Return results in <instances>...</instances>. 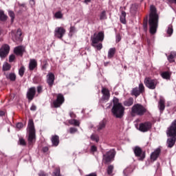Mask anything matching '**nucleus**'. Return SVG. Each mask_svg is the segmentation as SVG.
<instances>
[{"mask_svg": "<svg viewBox=\"0 0 176 176\" xmlns=\"http://www.w3.org/2000/svg\"><path fill=\"white\" fill-rule=\"evenodd\" d=\"M148 25L150 33L152 35L156 34L159 25V14H157L156 7L153 5L150 6Z\"/></svg>", "mask_w": 176, "mask_h": 176, "instance_id": "f257e3e1", "label": "nucleus"}, {"mask_svg": "<svg viewBox=\"0 0 176 176\" xmlns=\"http://www.w3.org/2000/svg\"><path fill=\"white\" fill-rule=\"evenodd\" d=\"M113 105L111 109V112L113 116L118 119H121L124 115V107H123L122 103L119 102V99L116 97L113 98Z\"/></svg>", "mask_w": 176, "mask_h": 176, "instance_id": "f03ea898", "label": "nucleus"}, {"mask_svg": "<svg viewBox=\"0 0 176 176\" xmlns=\"http://www.w3.org/2000/svg\"><path fill=\"white\" fill-rule=\"evenodd\" d=\"M168 137H172L167 140L168 148H173L176 142V120L170 124L166 131Z\"/></svg>", "mask_w": 176, "mask_h": 176, "instance_id": "7ed1b4c3", "label": "nucleus"}, {"mask_svg": "<svg viewBox=\"0 0 176 176\" xmlns=\"http://www.w3.org/2000/svg\"><path fill=\"white\" fill-rule=\"evenodd\" d=\"M104 38V32L94 33V35L91 36V46L97 49V50H101L102 49V43L99 42H102Z\"/></svg>", "mask_w": 176, "mask_h": 176, "instance_id": "20e7f679", "label": "nucleus"}, {"mask_svg": "<svg viewBox=\"0 0 176 176\" xmlns=\"http://www.w3.org/2000/svg\"><path fill=\"white\" fill-rule=\"evenodd\" d=\"M146 108L141 104H135L131 108V115L135 116L138 115V116H144L146 113Z\"/></svg>", "mask_w": 176, "mask_h": 176, "instance_id": "39448f33", "label": "nucleus"}, {"mask_svg": "<svg viewBox=\"0 0 176 176\" xmlns=\"http://www.w3.org/2000/svg\"><path fill=\"white\" fill-rule=\"evenodd\" d=\"M28 127L29 129V138L28 144L32 145L34 141H35V126L34 125V120H29Z\"/></svg>", "mask_w": 176, "mask_h": 176, "instance_id": "423d86ee", "label": "nucleus"}, {"mask_svg": "<svg viewBox=\"0 0 176 176\" xmlns=\"http://www.w3.org/2000/svg\"><path fill=\"white\" fill-rule=\"evenodd\" d=\"M144 82L146 87H148L150 90H155L156 86L159 85V81L157 80L152 79L149 77L146 78Z\"/></svg>", "mask_w": 176, "mask_h": 176, "instance_id": "0eeeda50", "label": "nucleus"}, {"mask_svg": "<svg viewBox=\"0 0 176 176\" xmlns=\"http://www.w3.org/2000/svg\"><path fill=\"white\" fill-rule=\"evenodd\" d=\"M145 92V87L144 84H139V87H135L131 91V96H135V97H138L140 94H142V93Z\"/></svg>", "mask_w": 176, "mask_h": 176, "instance_id": "6e6552de", "label": "nucleus"}, {"mask_svg": "<svg viewBox=\"0 0 176 176\" xmlns=\"http://www.w3.org/2000/svg\"><path fill=\"white\" fill-rule=\"evenodd\" d=\"M116 155V151H115L113 149H111L107 152L106 154L103 155V160H104L105 163H109L112 162V159L115 157Z\"/></svg>", "mask_w": 176, "mask_h": 176, "instance_id": "1a4fd4ad", "label": "nucleus"}, {"mask_svg": "<svg viewBox=\"0 0 176 176\" xmlns=\"http://www.w3.org/2000/svg\"><path fill=\"white\" fill-rule=\"evenodd\" d=\"M133 152L136 157H139V160H144L145 159V152L140 146H135L133 148Z\"/></svg>", "mask_w": 176, "mask_h": 176, "instance_id": "9d476101", "label": "nucleus"}, {"mask_svg": "<svg viewBox=\"0 0 176 176\" xmlns=\"http://www.w3.org/2000/svg\"><path fill=\"white\" fill-rule=\"evenodd\" d=\"M10 51V47L8 44H4L1 46L0 49V57L1 58H5L8 54H9V52Z\"/></svg>", "mask_w": 176, "mask_h": 176, "instance_id": "9b49d317", "label": "nucleus"}, {"mask_svg": "<svg viewBox=\"0 0 176 176\" xmlns=\"http://www.w3.org/2000/svg\"><path fill=\"white\" fill-rule=\"evenodd\" d=\"M65 35V29L63 27H58L55 28L54 36L58 39H63V36Z\"/></svg>", "mask_w": 176, "mask_h": 176, "instance_id": "f8f14e48", "label": "nucleus"}, {"mask_svg": "<svg viewBox=\"0 0 176 176\" xmlns=\"http://www.w3.org/2000/svg\"><path fill=\"white\" fill-rule=\"evenodd\" d=\"M151 127L152 126L151 125V122L140 123L139 124L138 130L142 133H146V131H149V130H151Z\"/></svg>", "mask_w": 176, "mask_h": 176, "instance_id": "ddd939ff", "label": "nucleus"}, {"mask_svg": "<svg viewBox=\"0 0 176 176\" xmlns=\"http://www.w3.org/2000/svg\"><path fill=\"white\" fill-rule=\"evenodd\" d=\"M64 102V96L63 94H59L57 96V98L54 101V107L55 108H59L61 107V104Z\"/></svg>", "mask_w": 176, "mask_h": 176, "instance_id": "4468645a", "label": "nucleus"}, {"mask_svg": "<svg viewBox=\"0 0 176 176\" xmlns=\"http://www.w3.org/2000/svg\"><path fill=\"white\" fill-rule=\"evenodd\" d=\"M54 74L53 73H49L47 75V83L50 87H53V85H54Z\"/></svg>", "mask_w": 176, "mask_h": 176, "instance_id": "2eb2a0df", "label": "nucleus"}, {"mask_svg": "<svg viewBox=\"0 0 176 176\" xmlns=\"http://www.w3.org/2000/svg\"><path fill=\"white\" fill-rule=\"evenodd\" d=\"M24 52H25V47H24L21 45L16 47L14 49V53H15V54H16V56H23V54H24Z\"/></svg>", "mask_w": 176, "mask_h": 176, "instance_id": "dca6fc26", "label": "nucleus"}, {"mask_svg": "<svg viewBox=\"0 0 176 176\" xmlns=\"http://www.w3.org/2000/svg\"><path fill=\"white\" fill-rule=\"evenodd\" d=\"M36 93V89L34 87H31L27 93V97L28 100H34V97H35V94Z\"/></svg>", "mask_w": 176, "mask_h": 176, "instance_id": "f3484780", "label": "nucleus"}, {"mask_svg": "<svg viewBox=\"0 0 176 176\" xmlns=\"http://www.w3.org/2000/svg\"><path fill=\"white\" fill-rule=\"evenodd\" d=\"M102 98L103 100H106L108 101L109 98L111 97V94L109 93V90L107 88L102 89Z\"/></svg>", "mask_w": 176, "mask_h": 176, "instance_id": "a211bd4d", "label": "nucleus"}, {"mask_svg": "<svg viewBox=\"0 0 176 176\" xmlns=\"http://www.w3.org/2000/svg\"><path fill=\"white\" fill-rule=\"evenodd\" d=\"M38 67V63L35 59H30L29 63V69L30 71H34L35 68Z\"/></svg>", "mask_w": 176, "mask_h": 176, "instance_id": "6ab92c4d", "label": "nucleus"}, {"mask_svg": "<svg viewBox=\"0 0 176 176\" xmlns=\"http://www.w3.org/2000/svg\"><path fill=\"white\" fill-rule=\"evenodd\" d=\"M51 141L53 146H58V144H60V138L56 135H52Z\"/></svg>", "mask_w": 176, "mask_h": 176, "instance_id": "aec40b11", "label": "nucleus"}, {"mask_svg": "<svg viewBox=\"0 0 176 176\" xmlns=\"http://www.w3.org/2000/svg\"><path fill=\"white\" fill-rule=\"evenodd\" d=\"M159 155H160V148H157L152 154L151 155V160H156L157 157H159Z\"/></svg>", "mask_w": 176, "mask_h": 176, "instance_id": "412c9836", "label": "nucleus"}, {"mask_svg": "<svg viewBox=\"0 0 176 176\" xmlns=\"http://www.w3.org/2000/svg\"><path fill=\"white\" fill-rule=\"evenodd\" d=\"M176 58V52H171L170 55L168 56V61L169 63H174L175 61L174 58Z\"/></svg>", "mask_w": 176, "mask_h": 176, "instance_id": "4be33fe9", "label": "nucleus"}, {"mask_svg": "<svg viewBox=\"0 0 176 176\" xmlns=\"http://www.w3.org/2000/svg\"><path fill=\"white\" fill-rule=\"evenodd\" d=\"M115 53H116V47L110 48L108 52V58H112V57L115 56Z\"/></svg>", "mask_w": 176, "mask_h": 176, "instance_id": "5701e85b", "label": "nucleus"}, {"mask_svg": "<svg viewBox=\"0 0 176 176\" xmlns=\"http://www.w3.org/2000/svg\"><path fill=\"white\" fill-rule=\"evenodd\" d=\"M133 104H134V99L133 98H129L127 100L124 102L125 107H131Z\"/></svg>", "mask_w": 176, "mask_h": 176, "instance_id": "b1692460", "label": "nucleus"}, {"mask_svg": "<svg viewBox=\"0 0 176 176\" xmlns=\"http://www.w3.org/2000/svg\"><path fill=\"white\" fill-rule=\"evenodd\" d=\"M164 104H165V101L163 99H160L158 107L161 112H163V111H164V109L166 108V106L164 105Z\"/></svg>", "mask_w": 176, "mask_h": 176, "instance_id": "393cba45", "label": "nucleus"}, {"mask_svg": "<svg viewBox=\"0 0 176 176\" xmlns=\"http://www.w3.org/2000/svg\"><path fill=\"white\" fill-rule=\"evenodd\" d=\"M105 126H107V124L104 122V121H101L97 126V131H101V130H104V129H105Z\"/></svg>", "mask_w": 176, "mask_h": 176, "instance_id": "a878e982", "label": "nucleus"}, {"mask_svg": "<svg viewBox=\"0 0 176 176\" xmlns=\"http://www.w3.org/2000/svg\"><path fill=\"white\" fill-rule=\"evenodd\" d=\"M0 20L1 21H6L8 20V16L5 14L3 10H0Z\"/></svg>", "mask_w": 176, "mask_h": 176, "instance_id": "bb28decb", "label": "nucleus"}, {"mask_svg": "<svg viewBox=\"0 0 176 176\" xmlns=\"http://www.w3.org/2000/svg\"><path fill=\"white\" fill-rule=\"evenodd\" d=\"M120 20L122 24H126V12L122 11Z\"/></svg>", "mask_w": 176, "mask_h": 176, "instance_id": "cd10ccee", "label": "nucleus"}, {"mask_svg": "<svg viewBox=\"0 0 176 176\" xmlns=\"http://www.w3.org/2000/svg\"><path fill=\"white\" fill-rule=\"evenodd\" d=\"M69 123L72 126H79L80 124V122H79V121L76 119L69 120Z\"/></svg>", "mask_w": 176, "mask_h": 176, "instance_id": "c85d7f7f", "label": "nucleus"}, {"mask_svg": "<svg viewBox=\"0 0 176 176\" xmlns=\"http://www.w3.org/2000/svg\"><path fill=\"white\" fill-rule=\"evenodd\" d=\"M161 76L163 79H170L171 78V74L168 72H164L161 74Z\"/></svg>", "mask_w": 176, "mask_h": 176, "instance_id": "c756f323", "label": "nucleus"}, {"mask_svg": "<svg viewBox=\"0 0 176 176\" xmlns=\"http://www.w3.org/2000/svg\"><path fill=\"white\" fill-rule=\"evenodd\" d=\"M7 79H10L12 82L16 80V74L14 73H10L8 75L6 76Z\"/></svg>", "mask_w": 176, "mask_h": 176, "instance_id": "7c9ffc66", "label": "nucleus"}, {"mask_svg": "<svg viewBox=\"0 0 176 176\" xmlns=\"http://www.w3.org/2000/svg\"><path fill=\"white\" fill-rule=\"evenodd\" d=\"M12 68L10 64L5 63L3 65V71H9Z\"/></svg>", "mask_w": 176, "mask_h": 176, "instance_id": "2f4dec72", "label": "nucleus"}, {"mask_svg": "<svg viewBox=\"0 0 176 176\" xmlns=\"http://www.w3.org/2000/svg\"><path fill=\"white\" fill-rule=\"evenodd\" d=\"M24 72H25V67L24 66H21L19 69V75L22 77L24 76Z\"/></svg>", "mask_w": 176, "mask_h": 176, "instance_id": "473e14b6", "label": "nucleus"}, {"mask_svg": "<svg viewBox=\"0 0 176 176\" xmlns=\"http://www.w3.org/2000/svg\"><path fill=\"white\" fill-rule=\"evenodd\" d=\"M143 28L145 30H148V15L146 16V19L144 20Z\"/></svg>", "mask_w": 176, "mask_h": 176, "instance_id": "72a5a7b5", "label": "nucleus"}, {"mask_svg": "<svg viewBox=\"0 0 176 176\" xmlns=\"http://www.w3.org/2000/svg\"><path fill=\"white\" fill-rule=\"evenodd\" d=\"M100 20H107V12L102 11L100 15Z\"/></svg>", "mask_w": 176, "mask_h": 176, "instance_id": "f704fd0d", "label": "nucleus"}, {"mask_svg": "<svg viewBox=\"0 0 176 176\" xmlns=\"http://www.w3.org/2000/svg\"><path fill=\"white\" fill-rule=\"evenodd\" d=\"M91 140L92 141H96V142H98V141H100V138L98 135L93 134L91 135Z\"/></svg>", "mask_w": 176, "mask_h": 176, "instance_id": "c9c22d12", "label": "nucleus"}, {"mask_svg": "<svg viewBox=\"0 0 176 176\" xmlns=\"http://www.w3.org/2000/svg\"><path fill=\"white\" fill-rule=\"evenodd\" d=\"M63 12L61 11L56 12L54 14L56 19H63Z\"/></svg>", "mask_w": 176, "mask_h": 176, "instance_id": "e433bc0d", "label": "nucleus"}, {"mask_svg": "<svg viewBox=\"0 0 176 176\" xmlns=\"http://www.w3.org/2000/svg\"><path fill=\"white\" fill-rule=\"evenodd\" d=\"M137 9H138L137 5L132 4L131 6V13H135V12H137Z\"/></svg>", "mask_w": 176, "mask_h": 176, "instance_id": "4c0bfd02", "label": "nucleus"}, {"mask_svg": "<svg viewBox=\"0 0 176 176\" xmlns=\"http://www.w3.org/2000/svg\"><path fill=\"white\" fill-rule=\"evenodd\" d=\"M113 172V165H109L107 168V174L109 175H111L112 173Z\"/></svg>", "mask_w": 176, "mask_h": 176, "instance_id": "58836bf2", "label": "nucleus"}, {"mask_svg": "<svg viewBox=\"0 0 176 176\" xmlns=\"http://www.w3.org/2000/svg\"><path fill=\"white\" fill-rule=\"evenodd\" d=\"M8 14L10 16V17H11V23H13V21H14V12H13V11H8Z\"/></svg>", "mask_w": 176, "mask_h": 176, "instance_id": "ea45409f", "label": "nucleus"}, {"mask_svg": "<svg viewBox=\"0 0 176 176\" xmlns=\"http://www.w3.org/2000/svg\"><path fill=\"white\" fill-rule=\"evenodd\" d=\"M75 32H76V28H75V26H71L69 29V34L72 36Z\"/></svg>", "mask_w": 176, "mask_h": 176, "instance_id": "a19ab883", "label": "nucleus"}, {"mask_svg": "<svg viewBox=\"0 0 176 176\" xmlns=\"http://www.w3.org/2000/svg\"><path fill=\"white\" fill-rule=\"evenodd\" d=\"M173 27H168V30H167V34L168 35V36H171V35H173Z\"/></svg>", "mask_w": 176, "mask_h": 176, "instance_id": "79ce46f5", "label": "nucleus"}, {"mask_svg": "<svg viewBox=\"0 0 176 176\" xmlns=\"http://www.w3.org/2000/svg\"><path fill=\"white\" fill-rule=\"evenodd\" d=\"M76 131H78V129H76V128L71 127L69 129L70 134H75V133H76Z\"/></svg>", "mask_w": 176, "mask_h": 176, "instance_id": "37998d69", "label": "nucleus"}, {"mask_svg": "<svg viewBox=\"0 0 176 176\" xmlns=\"http://www.w3.org/2000/svg\"><path fill=\"white\" fill-rule=\"evenodd\" d=\"M53 176H61L60 174V168H57L55 171L54 172V175Z\"/></svg>", "mask_w": 176, "mask_h": 176, "instance_id": "c03bdc74", "label": "nucleus"}, {"mask_svg": "<svg viewBox=\"0 0 176 176\" xmlns=\"http://www.w3.org/2000/svg\"><path fill=\"white\" fill-rule=\"evenodd\" d=\"M16 58V56L12 54L9 57V62L10 63H13V61H14V59Z\"/></svg>", "mask_w": 176, "mask_h": 176, "instance_id": "a18cd8bd", "label": "nucleus"}, {"mask_svg": "<svg viewBox=\"0 0 176 176\" xmlns=\"http://www.w3.org/2000/svg\"><path fill=\"white\" fill-rule=\"evenodd\" d=\"M19 144L20 145H23V146H25V140L23 138H20L19 139Z\"/></svg>", "mask_w": 176, "mask_h": 176, "instance_id": "49530a36", "label": "nucleus"}, {"mask_svg": "<svg viewBox=\"0 0 176 176\" xmlns=\"http://www.w3.org/2000/svg\"><path fill=\"white\" fill-rule=\"evenodd\" d=\"M24 127V125L21 122H19L16 124V129H23Z\"/></svg>", "mask_w": 176, "mask_h": 176, "instance_id": "de8ad7c7", "label": "nucleus"}, {"mask_svg": "<svg viewBox=\"0 0 176 176\" xmlns=\"http://www.w3.org/2000/svg\"><path fill=\"white\" fill-rule=\"evenodd\" d=\"M91 152H97V146H91Z\"/></svg>", "mask_w": 176, "mask_h": 176, "instance_id": "09e8293b", "label": "nucleus"}, {"mask_svg": "<svg viewBox=\"0 0 176 176\" xmlns=\"http://www.w3.org/2000/svg\"><path fill=\"white\" fill-rule=\"evenodd\" d=\"M122 40V37L120 36V34H117L116 35V42H120Z\"/></svg>", "mask_w": 176, "mask_h": 176, "instance_id": "8fccbe9b", "label": "nucleus"}, {"mask_svg": "<svg viewBox=\"0 0 176 176\" xmlns=\"http://www.w3.org/2000/svg\"><path fill=\"white\" fill-rule=\"evenodd\" d=\"M37 92L38 93V94H41V93H42V86L37 87Z\"/></svg>", "mask_w": 176, "mask_h": 176, "instance_id": "3c124183", "label": "nucleus"}, {"mask_svg": "<svg viewBox=\"0 0 176 176\" xmlns=\"http://www.w3.org/2000/svg\"><path fill=\"white\" fill-rule=\"evenodd\" d=\"M38 176H47V174L45 173V172H43V171H41L38 173Z\"/></svg>", "mask_w": 176, "mask_h": 176, "instance_id": "603ef678", "label": "nucleus"}, {"mask_svg": "<svg viewBox=\"0 0 176 176\" xmlns=\"http://www.w3.org/2000/svg\"><path fill=\"white\" fill-rule=\"evenodd\" d=\"M30 111H36V106L32 105V107H30Z\"/></svg>", "mask_w": 176, "mask_h": 176, "instance_id": "864d4df0", "label": "nucleus"}, {"mask_svg": "<svg viewBox=\"0 0 176 176\" xmlns=\"http://www.w3.org/2000/svg\"><path fill=\"white\" fill-rule=\"evenodd\" d=\"M69 115L71 118H76V116L75 113H74V112H70Z\"/></svg>", "mask_w": 176, "mask_h": 176, "instance_id": "5fc2aeb1", "label": "nucleus"}, {"mask_svg": "<svg viewBox=\"0 0 176 176\" xmlns=\"http://www.w3.org/2000/svg\"><path fill=\"white\" fill-rule=\"evenodd\" d=\"M30 5H35V1L34 0H30Z\"/></svg>", "mask_w": 176, "mask_h": 176, "instance_id": "6e6d98bb", "label": "nucleus"}, {"mask_svg": "<svg viewBox=\"0 0 176 176\" xmlns=\"http://www.w3.org/2000/svg\"><path fill=\"white\" fill-rule=\"evenodd\" d=\"M17 34L19 35V36L21 35V30L20 29L18 30Z\"/></svg>", "mask_w": 176, "mask_h": 176, "instance_id": "4d7b16f0", "label": "nucleus"}, {"mask_svg": "<svg viewBox=\"0 0 176 176\" xmlns=\"http://www.w3.org/2000/svg\"><path fill=\"white\" fill-rule=\"evenodd\" d=\"M169 2H172V3H175L176 4V0H168Z\"/></svg>", "mask_w": 176, "mask_h": 176, "instance_id": "13d9d810", "label": "nucleus"}, {"mask_svg": "<svg viewBox=\"0 0 176 176\" xmlns=\"http://www.w3.org/2000/svg\"><path fill=\"white\" fill-rule=\"evenodd\" d=\"M3 115H5V112L4 111H0V116H3Z\"/></svg>", "mask_w": 176, "mask_h": 176, "instance_id": "bf43d9fd", "label": "nucleus"}, {"mask_svg": "<svg viewBox=\"0 0 176 176\" xmlns=\"http://www.w3.org/2000/svg\"><path fill=\"white\" fill-rule=\"evenodd\" d=\"M43 151H44V152H47V151H48L47 147H45V148H43Z\"/></svg>", "mask_w": 176, "mask_h": 176, "instance_id": "052dcab7", "label": "nucleus"}, {"mask_svg": "<svg viewBox=\"0 0 176 176\" xmlns=\"http://www.w3.org/2000/svg\"><path fill=\"white\" fill-rule=\"evenodd\" d=\"M91 0H85V3H89V2H91Z\"/></svg>", "mask_w": 176, "mask_h": 176, "instance_id": "680f3d73", "label": "nucleus"}, {"mask_svg": "<svg viewBox=\"0 0 176 176\" xmlns=\"http://www.w3.org/2000/svg\"><path fill=\"white\" fill-rule=\"evenodd\" d=\"M19 6H23V8H24V6H25V4H20V3H19Z\"/></svg>", "mask_w": 176, "mask_h": 176, "instance_id": "e2e57ef3", "label": "nucleus"}, {"mask_svg": "<svg viewBox=\"0 0 176 176\" xmlns=\"http://www.w3.org/2000/svg\"><path fill=\"white\" fill-rule=\"evenodd\" d=\"M126 173V170H124V174H125Z\"/></svg>", "mask_w": 176, "mask_h": 176, "instance_id": "0e129e2a", "label": "nucleus"}]
</instances>
